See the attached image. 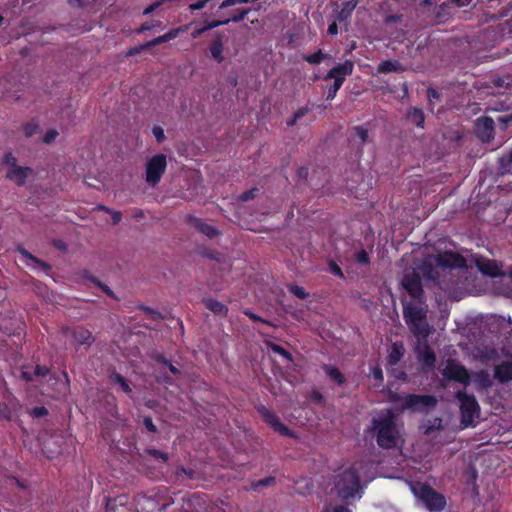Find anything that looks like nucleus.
<instances>
[{
  "label": "nucleus",
  "mask_w": 512,
  "mask_h": 512,
  "mask_svg": "<svg viewBox=\"0 0 512 512\" xmlns=\"http://www.w3.org/2000/svg\"><path fill=\"white\" fill-rule=\"evenodd\" d=\"M58 136V132L55 129H50L46 132L43 137V142L49 144Z\"/></svg>",
  "instance_id": "5fc2aeb1"
},
{
  "label": "nucleus",
  "mask_w": 512,
  "mask_h": 512,
  "mask_svg": "<svg viewBox=\"0 0 512 512\" xmlns=\"http://www.w3.org/2000/svg\"><path fill=\"white\" fill-rule=\"evenodd\" d=\"M327 57H328V54L323 53L321 49L315 51L312 54H303L302 55V59L309 64H320Z\"/></svg>",
  "instance_id": "c756f323"
},
{
  "label": "nucleus",
  "mask_w": 512,
  "mask_h": 512,
  "mask_svg": "<svg viewBox=\"0 0 512 512\" xmlns=\"http://www.w3.org/2000/svg\"><path fill=\"white\" fill-rule=\"evenodd\" d=\"M164 2L163 1H156L154 3H152L151 5H149L148 7H146L143 12H142V15L143 16H147V15H150L151 13H153L156 9H158Z\"/></svg>",
  "instance_id": "864d4df0"
},
{
  "label": "nucleus",
  "mask_w": 512,
  "mask_h": 512,
  "mask_svg": "<svg viewBox=\"0 0 512 512\" xmlns=\"http://www.w3.org/2000/svg\"><path fill=\"white\" fill-rule=\"evenodd\" d=\"M3 163L9 167L8 169H12V168L18 166L16 157H14V155L10 151H8L4 154Z\"/></svg>",
  "instance_id": "37998d69"
},
{
  "label": "nucleus",
  "mask_w": 512,
  "mask_h": 512,
  "mask_svg": "<svg viewBox=\"0 0 512 512\" xmlns=\"http://www.w3.org/2000/svg\"><path fill=\"white\" fill-rule=\"evenodd\" d=\"M467 261L463 255L454 251H444L437 255H428L423 259L417 270L405 272L401 286L408 295L419 304H425L426 296L422 285V277L428 286L437 287L445 294L456 291L461 277L456 269H466Z\"/></svg>",
  "instance_id": "f257e3e1"
},
{
  "label": "nucleus",
  "mask_w": 512,
  "mask_h": 512,
  "mask_svg": "<svg viewBox=\"0 0 512 512\" xmlns=\"http://www.w3.org/2000/svg\"><path fill=\"white\" fill-rule=\"evenodd\" d=\"M21 378L26 382H32L34 380V373H30L25 370V366L21 368Z\"/></svg>",
  "instance_id": "4d7b16f0"
},
{
  "label": "nucleus",
  "mask_w": 512,
  "mask_h": 512,
  "mask_svg": "<svg viewBox=\"0 0 512 512\" xmlns=\"http://www.w3.org/2000/svg\"><path fill=\"white\" fill-rule=\"evenodd\" d=\"M187 222L189 225L193 226L197 231L204 234L210 239H213L220 234L217 228L210 224L205 223L202 219L197 218L195 216L189 215L187 217Z\"/></svg>",
  "instance_id": "2eb2a0df"
},
{
  "label": "nucleus",
  "mask_w": 512,
  "mask_h": 512,
  "mask_svg": "<svg viewBox=\"0 0 512 512\" xmlns=\"http://www.w3.org/2000/svg\"><path fill=\"white\" fill-rule=\"evenodd\" d=\"M355 260L358 264L361 265H369L370 264V257L366 250L361 249L355 254Z\"/></svg>",
  "instance_id": "ea45409f"
},
{
  "label": "nucleus",
  "mask_w": 512,
  "mask_h": 512,
  "mask_svg": "<svg viewBox=\"0 0 512 512\" xmlns=\"http://www.w3.org/2000/svg\"><path fill=\"white\" fill-rule=\"evenodd\" d=\"M456 398L460 402L461 423L465 426L474 425V419L478 417L480 406L474 395L463 391L456 392Z\"/></svg>",
  "instance_id": "1a4fd4ad"
},
{
  "label": "nucleus",
  "mask_w": 512,
  "mask_h": 512,
  "mask_svg": "<svg viewBox=\"0 0 512 512\" xmlns=\"http://www.w3.org/2000/svg\"><path fill=\"white\" fill-rule=\"evenodd\" d=\"M202 303L205 308L210 310L212 313L218 316H226L228 313V307L220 301L211 297L203 298Z\"/></svg>",
  "instance_id": "5701e85b"
},
{
  "label": "nucleus",
  "mask_w": 512,
  "mask_h": 512,
  "mask_svg": "<svg viewBox=\"0 0 512 512\" xmlns=\"http://www.w3.org/2000/svg\"><path fill=\"white\" fill-rule=\"evenodd\" d=\"M271 349L273 352L277 353L278 355L282 356L283 358H285L286 360L288 361H292L293 360V356L292 354L286 350L285 348H283L282 346L280 345H277V344H273L271 346Z\"/></svg>",
  "instance_id": "58836bf2"
},
{
  "label": "nucleus",
  "mask_w": 512,
  "mask_h": 512,
  "mask_svg": "<svg viewBox=\"0 0 512 512\" xmlns=\"http://www.w3.org/2000/svg\"><path fill=\"white\" fill-rule=\"evenodd\" d=\"M209 53L213 60L217 63H222L224 61V44H223V36L221 33H218L208 47Z\"/></svg>",
  "instance_id": "412c9836"
},
{
  "label": "nucleus",
  "mask_w": 512,
  "mask_h": 512,
  "mask_svg": "<svg viewBox=\"0 0 512 512\" xmlns=\"http://www.w3.org/2000/svg\"><path fill=\"white\" fill-rule=\"evenodd\" d=\"M337 494L342 499H349L354 497L355 493L360 488V476L354 467L344 470L338 475V480L335 484Z\"/></svg>",
  "instance_id": "0eeeda50"
},
{
  "label": "nucleus",
  "mask_w": 512,
  "mask_h": 512,
  "mask_svg": "<svg viewBox=\"0 0 512 512\" xmlns=\"http://www.w3.org/2000/svg\"><path fill=\"white\" fill-rule=\"evenodd\" d=\"M143 425L145 426V428L149 432H152V433H156L157 432V427L154 425L153 420H152V418L150 416L144 417Z\"/></svg>",
  "instance_id": "603ef678"
},
{
  "label": "nucleus",
  "mask_w": 512,
  "mask_h": 512,
  "mask_svg": "<svg viewBox=\"0 0 512 512\" xmlns=\"http://www.w3.org/2000/svg\"><path fill=\"white\" fill-rule=\"evenodd\" d=\"M109 379L112 383L118 384L121 390L126 394L132 393V388L129 381L124 378L120 373L113 371L109 374Z\"/></svg>",
  "instance_id": "bb28decb"
},
{
  "label": "nucleus",
  "mask_w": 512,
  "mask_h": 512,
  "mask_svg": "<svg viewBox=\"0 0 512 512\" xmlns=\"http://www.w3.org/2000/svg\"><path fill=\"white\" fill-rule=\"evenodd\" d=\"M153 359H154L157 363H159V364H163V365H165V366H166V365L168 364V362H169V360H167V359H166V357H165L163 354H160V353L156 354V355L153 357Z\"/></svg>",
  "instance_id": "774afa93"
},
{
  "label": "nucleus",
  "mask_w": 512,
  "mask_h": 512,
  "mask_svg": "<svg viewBox=\"0 0 512 512\" xmlns=\"http://www.w3.org/2000/svg\"><path fill=\"white\" fill-rule=\"evenodd\" d=\"M287 289L295 297H297L301 300H304V299L308 298V296H309V293L306 292V290L303 287L298 286L296 284H288Z\"/></svg>",
  "instance_id": "2f4dec72"
},
{
  "label": "nucleus",
  "mask_w": 512,
  "mask_h": 512,
  "mask_svg": "<svg viewBox=\"0 0 512 512\" xmlns=\"http://www.w3.org/2000/svg\"><path fill=\"white\" fill-rule=\"evenodd\" d=\"M32 169L29 167L16 166L12 169H8L6 177L14 181L18 186H23L26 183L27 177L32 173Z\"/></svg>",
  "instance_id": "aec40b11"
},
{
  "label": "nucleus",
  "mask_w": 512,
  "mask_h": 512,
  "mask_svg": "<svg viewBox=\"0 0 512 512\" xmlns=\"http://www.w3.org/2000/svg\"><path fill=\"white\" fill-rule=\"evenodd\" d=\"M403 355L404 349L402 344L398 345L397 343H394L387 357L388 364L391 366L396 365L401 360Z\"/></svg>",
  "instance_id": "cd10ccee"
},
{
  "label": "nucleus",
  "mask_w": 512,
  "mask_h": 512,
  "mask_svg": "<svg viewBox=\"0 0 512 512\" xmlns=\"http://www.w3.org/2000/svg\"><path fill=\"white\" fill-rule=\"evenodd\" d=\"M145 453L157 460H160L162 463H166L169 459L167 453L157 450L155 448H148L145 450Z\"/></svg>",
  "instance_id": "72a5a7b5"
},
{
  "label": "nucleus",
  "mask_w": 512,
  "mask_h": 512,
  "mask_svg": "<svg viewBox=\"0 0 512 512\" xmlns=\"http://www.w3.org/2000/svg\"><path fill=\"white\" fill-rule=\"evenodd\" d=\"M391 401L402 409L413 412H426L437 406L438 400L434 395H419L394 393L391 395Z\"/></svg>",
  "instance_id": "39448f33"
},
{
  "label": "nucleus",
  "mask_w": 512,
  "mask_h": 512,
  "mask_svg": "<svg viewBox=\"0 0 512 512\" xmlns=\"http://www.w3.org/2000/svg\"><path fill=\"white\" fill-rule=\"evenodd\" d=\"M338 21L336 19L328 26L327 33L331 36L337 35L338 33Z\"/></svg>",
  "instance_id": "69168bd1"
},
{
  "label": "nucleus",
  "mask_w": 512,
  "mask_h": 512,
  "mask_svg": "<svg viewBox=\"0 0 512 512\" xmlns=\"http://www.w3.org/2000/svg\"><path fill=\"white\" fill-rule=\"evenodd\" d=\"M112 217V223L118 224L122 220V213L120 211L111 210L109 213Z\"/></svg>",
  "instance_id": "680f3d73"
},
{
  "label": "nucleus",
  "mask_w": 512,
  "mask_h": 512,
  "mask_svg": "<svg viewBox=\"0 0 512 512\" xmlns=\"http://www.w3.org/2000/svg\"><path fill=\"white\" fill-rule=\"evenodd\" d=\"M443 376L448 380H453L464 385L470 383V375L465 366L450 360L443 370Z\"/></svg>",
  "instance_id": "f8f14e48"
},
{
  "label": "nucleus",
  "mask_w": 512,
  "mask_h": 512,
  "mask_svg": "<svg viewBox=\"0 0 512 512\" xmlns=\"http://www.w3.org/2000/svg\"><path fill=\"white\" fill-rule=\"evenodd\" d=\"M173 39H175V33L170 29L167 33L146 42L145 46H150V48H152Z\"/></svg>",
  "instance_id": "7c9ffc66"
},
{
  "label": "nucleus",
  "mask_w": 512,
  "mask_h": 512,
  "mask_svg": "<svg viewBox=\"0 0 512 512\" xmlns=\"http://www.w3.org/2000/svg\"><path fill=\"white\" fill-rule=\"evenodd\" d=\"M167 168V157L158 153L153 155L146 163L145 180L149 186L154 187L160 181Z\"/></svg>",
  "instance_id": "9d476101"
},
{
  "label": "nucleus",
  "mask_w": 512,
  "mask_h": 512,
  "mask_svg": "<svg viewBox=\"0 0 512 512\" xmlns=\"http://www.w3.org/2000/svg\"><path fill=\"white\" fill-rule=\"evenodd\" d=\"M71 336L76 349H79L82 345L89 347L95 341L92 332L81 326L73 328L71 330Z\"/></svg>",
  "instance_id": "4468645a"
},
{
  "label": "nucleus",
  "mask_w": 512,
  "mask_h": 512,
  "mask_svg": "<svg viewBox=\"0 0 512 512\" xmlns=\"http://www.w3.org/2000/svg\"><path fill=\"white\" fill-rule=\"evenodd\" d=\"M87 279L89 281H91L92 283H94L97 287H99L107 296H109L111 298H115V294L109 288V286H107L106 284H104L103 282H101L100 280H98L97 278H95L93 276H89V277H87Z\"/></svg>",
  "instance_id": "c9c22d12"
},
{
  "label": "nucleus",
  "mask_w": 512,
  "mask_h": 512,
  "mask_svg": "<svg viewBox=\"0 0 512 512\" xmlns=\"http://www.w3.org/2000/svg\"><path fill=\"white\" fill-rule=\"evenodd\" d=\"M328 271L334 276L339 277L340 279H345V275L340 268V266L333 260L328 261Z\"/></svg>",
  "instance_id": "e433bc0d"
},
{
  "label": "nucleus",
  "mask_w": 512,
  "mask_h": 512,
  "mask_svg": "<svg viewBox=\"0 0 512 512\" xmlns=\"http://www.w3.org/2000/svg\"><path fill=\"white\" fill-rule=\"evenodd\" d=\"M372 376L373 379L376 380L377 382H382L384 379L382 369L379 366L373 368Z\"/></svg>",
  "instance_id": "6e6d98bb"
},
{
  "label": "nucleus",
  "mask_w": 512,
  "mask_h": 512,
  "mask_svg": "<svg viewBox=\"0 0 512 512\" xmlns=\"http://www.w3.org/2000/svg\"><path fill=\"white\" fill-rule=\"evenodd\" d=\"M257 192H258L257 188H252L250 190H247V191L243 192L242 194H240L239 200L242 202H247L249 200H252L255 198Z\"/></svg>",
  "instance_id": "49530a36"
},
{
  "label": "nucleus",
  "mask_w": 512,
  "mask_h": 512,
  "mask_svg": "<svg viewBox=\"0 0 512 512\" xmlns=\"http://www.w3.org/2000/svg\"><path fill=\"white\" fill-rule=\"evenodd\" d=\"M21 254L24 255L26 258L30 259L31 261L35 262L36 264H38L43 270H45L46 272H48L50 269H51V266L38 259L37 257L33 256L31 253H29L28 251H26L25 249H21L20 250Z\"/></svg>",
  "instance_id": "f704fd0d"
},
{
  "label": "nucleus",
  "mask_w": 512,
  "mask_h": 512,
  "mask_svg": "<svg viewBox=\"0 0 512 512\" xmlns=\"http://www.w3.org/2000/svg\"><path fill=\"white\" fill-rule=\"evenodd\" d=\"M39 130V125L37 123H26L23 125V133L26 137H32Z\"/></svg>",
  "instance_id": "a19ab883"
},
{
  "label": "nucleus",
  "mask_w": 512,
  "mask_h": 512,
  "mask_svg": "<svg viewBox=\"0 0 512 512\" xmlns=\"http://www.w3.org/2000/svg\"><path fill=\"white\" fill-rule=\"evenodd\" d=\"M159 24V22L151 21V22H144L139 28L135 30L136 34H142L145 31L152 30L154 27H156Z\"/></svg>",
  "instance_id": "de8ad7c7"
},
{
  "label": "nucleus",
  "mask_w": 512,
  "mask_h": 512,
  "mask_svg": "<svg viewBox=\"0 0 512 512\" xmlns=\"http://www.w3.org/2000/svg\"><path fill=\"white\" fill-rule=\"evenodd\" d=\"M50 369L45 365L37 364L34 369V376L37 377H46L50 374Z\"/></svg>",
  "instance_id": "09e8293b"
},
{
  "label": "nucleus",
  "mask_w": 512,
  "mask_h": 512,
  "mask_svg": "<svg viewBox=\"0 0 512 512\" xmlns=\"http://www.w3.org/2000/svg\"><path fill=\"white\" fill-rule=\"evenodd\" d=\"M32 418H42L48 415V409L44 406L33 407L28 411Z\"/></svg>",
  "instance_id": "4c0bfd02"
},
{
  "label": "nucleus",
  "mask_w": 512,
  "mask_h": 512,
  "mask_svg": "<svg viewBox=\"0 0 512 512\" xmlns=\"http://www.w3.org/2000/svg\"><path fill=\"white\" fill-rule=\"evenodd\" d=\"M414 492L429 511L440 512L447 504L445 496L428 484L420 483Z\"/></svg>",
  "instance_id": "6e6552de"
},
{
  "label": "nucleus",
  "mask_w": 512,
  "mask_h": 512,
  "mask_svg": "<svg viewBox=\"0 0 512 512\" xmlns=\"http://www.w3.org/2000/svg\"><path fill=\"white\" fill-rule=\"evenodd\" d=\"M0 418L11 421L12 420V413L10 408L6 404L0 403Z\"/></svg>",
  "instance_id": "8fccbe9b"
},
{
  "label": "nucleus",
  "mask_w": 512,
  "mask_h": 512,
  "mask_svg": "<svg viewBox=\"0 0 512 512\" xmlns=\"http://www.w3.org/2000/svg\"><path fill=\"white\" fill-rule=\"evenodd\" d=\"M357 0H348L341 4V8L336 12L335 18L339 24L344 25L347 29V26L350 22V18L352 16L353 11L357 7Z\"/></svg>",
  "instance_id": "dca6fc26"
},
{
  "label": "nucleus",
  "mask_w": 512,
  "mask_h": 512,
  "mask_svg": "<svg viewBox=\"0 0 512 512\" xmlns=\"http://www.w3.org/2000/svg\"><path fill=\"white\" fill-rule=\"evenodd\" d=\"M296 173L299 179L306 180L309 175V169L308 167L302 166L297 169Z\"/></svg>",
  "instance_id": "13d9d810"
},
{
  "label": "nucleus",
  "mask_w": 512,
  "mask_h": 512,
  "mask_svg": "<svg viewBox=\"0 0 512 512\" xmlns=\"http://www.w3.org/2000/svg\"><path fill=\"white\" fill-rule=\"evenodd\" d=\"M276 483V478L273 476H268L258 481L252 483V488L254 490H260L265 487L273 486Z\"/></svg>",
  "instance_id": "473e14b6"
},
{
  "label": "nucleus",
  "mask_w": 512,
  "mask_h": 512,
  "mask_svg": "<svg viewBox=\"0 0 512 512\" xmlns=\"http://www.w3.org/2000/svg\"><path fill=\"white\" fill-rule=\"evenodd\" d=\"M477 268L485 275L498 277L502 275L501 268L495 260L480 257L476 260Z\"/></svg>",
  "instance_id": "f3484780"
},
{
  "label": "nucleus",
  "mask_w": 512,
  "mask_h": 512,
  "mask_svg": "<svg viewBox=\"0 0 512 512\" xmlns=\"http://www.w3.org/2000/svg\"><path fill=\"white\" fill-rule=\"evenodd\" d=\"M184 474L187 476V478L192 479L194 476V470L193 469H187L183 466L179 467L177 470V475Z\"/></svg>",
  "instance_id": "052dcab7"
},
{
  "label": "nucleus",
  "mask_w": 512,
  "mask_h": 512,
  "mask_svg": "<svg viewBox=\"0 0 512 512\" xmlns=\"http://www.w3.org/2000/svg\"><path fill=\"white\" fill-rule=\"evenodd\" d=\"M474 130L476 136L484 143L494 139V121L491 117L482 116L475 121Z\"/></svg>",
  "instance_id": "ddd939ff"
},
{
  "label": "nucleus",
  "mask_w": 512,
  "mask_h": 512,
  "mask_svg": "<svg viewBox=\"0 0 512 512\" xmlns=\"http://www.w3.org/2000/svg\"><path fill=\"white\" fill-rule=\"evenodd\" d=\"M354 71V62L351 60H345L342 63H338L332 67L327 74L324 76V80L333 79V83L328 86L326 100L332 101L336 97L338 91L343 86L346 77L352 75Z\"/></svg>",
  "instance_id": "423d86ee"
},
{
  "label": "nucleus",
  "mask_w": 512,
  "mask_h": 512,
  "mask_svg": "<svg viewBox=\"0 0 512 512\" xmlns=\"http://www.w3.org/2000/svg\"><path fill=\"white\" fill-rule=\"evenodd\" d=\"M152 134L155 137L157 143H163L166 139L164 129L161 126H154L152 128Z\"/></svg>",
  "instance_id": "c03bdc74"
},
{
  "label": "nucleus",
  "mask_w": 512,
  "mask_h": 512,
  "mask_svg": "<svg viewBox=\"0 0 512 512\" xmlns=\"http://www.w3.org/2000/svg\"><path fill=\"white\" fill-rule=\"evenodd\" d=\"M494 378L501 384L512 381V362L503 361L494 367Z\"/></svg>",
  "instance_id": "6ab92c4d"
},
{
  "label": "nucleus",
  "mask_w": 512,
  "mask_h": 512,
  "mask_svg": "<svg viewBox=\"0 0 512 512\" xmlns=\"http://www.w3.org/2000/svg\"><path fill=\"white\" fill-rule=\"evenodd\" d=\"M206 5H207V3H205L203 0H198L197 2L190 4V5H189V9H190L191 11L201 10V9H203Z\"/></svg>",
  "instance_id": "e2e57ef3"
},
{
  "label": "nucleus",
  "mask_w": 512,
  "mask_h": 512,
  "mask_svg": "<svg viewBox=\"0 0 512 512\" xmlns=\"http://www.w3.org/2000/svg\"><path fill=\"white\" fill-rule=\"evenodd\" d=\"M418 360L425 368L431 369L435 366L436 355L428 344L425 343L419 350Z\"/></svg>",
  "instance_id": "4be33fe9"
},
{
  "label": "nucleus",
  "mask_w": 512,
  "mask_h": 512,
  "mask_svg": "<svg viewBox=\"0 0 512 512\" xmlns=\"http://www.w3.org/2000/svg\"><path fill=\"white\" fill-rule=\"evenodd\" d=\"M350 141L360 147V156L362 147L369 141V130L364 125L353 126L350 130Z\"/></svg>",
  "instance_id": "a211bd4d"
},
{
  "label": "nucleus",
  "mask_w": 512,
  "mask_h": 512,
  "mask_svg": "<svg viewBox=\"0 0 512 512\" xmlns=\"http://www.w3.org/2000/svg\"><path fill=\"white\" fill-rule=\"evenodd\" d=\"M257 412L262 417L263 421L275 432L281 436L294 438L295 433L282 423L278 415L273 411L260 404L256 407Z\"/></svg>",
  "instance_id": "9b49d317"
},
{
  "label": "nucleus",
  "mask_w": 512,
  "mask_h": 512,
  "mask_svg": "<svg viewBox=\"0 0 512 512\" xmlns=\"http://www.w3.org/2000/svg\"><path fill=\"white\" fill-rule=\"evenodd\" d=\"M148 49H150V46H145V43H144V44H141L139 46L131 48L128 51V55H131V56L132 55H136V54L140 53L141 51L148 50Z\"/></svg>",
  "instance_id": "bf43d9fd"
},
{
  "label": "nucleus",
  "mask_w": 512,
  "mask_h": 512,
  "mask_svg": "<svg viewBox=\"0 0 512 512\" xmlns=\"http://www.w3.org/2000/svg\"><path fill=\"white\" fill-rule=\"evenodd\" d=\"M396 420V416L391 410H387L377 417H373L371 421V432L380 448L393 449L398 446L401 434L397 427Z\"/></svg>",
  "instance_id": "f03ea898"
},
{
  "label": "nucleus",
  "mask_w": 512,
  "mask_h": 512,
  "mask_svg": "<svg viewBox=\"0 0 512 512\" xmlns=\"http://www.w3.org/2000/svg\"><path fill=\"white\" fill-rule=\"evenodd\" d=\"M475 381L483 389H488L493 385L492 378L488 371L480 370L475 374Z\"/></svg>",
  "instance_id": "c85d7f7f"
},
{
  "label": "nucleus",
  "mask_w": 512,
  "mask_h": 512,
  "mask_svg": "<svg viewBox=\"0 0 512 512\" xmlns=\"http://www.w3.org/2000/svg\"><path fill=\"white\" fill-rule=\"evenodd\" d=\"M404 70L405 68L397 60H384L380 62L377 67V71L383 74H387L390 72H403Z\"/></svg>",
  "instance_id": "a878e982"
},
{
  "label": "nucleus",
  "mask_w": 512,
  "mask_h": 512,
  "mask_svg": "<svg viewBox=\"0 0 512 512\" xmlns=\"http://www.w3.org/2000/svg\"><path fill=\"white\" fill-rule=\"evenodd\" d=\"M250 12V9H241L237 10L232 17L228 18L227 20H230V22H240L245 19V17Z\"/></svg>",
  "instance_id": "79ce46f5"
},
{
  "label": "nucleus",
  "mask_w": 512,
  "mask_h": 512,
  "mask_svg": "<svg viewBox=\"0 0 512 512\" xmlns=\"http://www.w3.org/2000/svg\"><path fill=\"white\" fill-rule=\"evenodd\" d=\"M407 120L416 127L423 128L425 123V115L422 109L410 107L406 113Z\"/></svg>",
  "instance_id": "b1692460"
},
{
  "label": "nucleus",
  "mask_w": 512,
  "mask_h": 512,
  "mask_svg": "<svg viewBox=\"0 0 512 512\" xmlns=\"http://www.w3.org/2000/svg\"><path fill=\"white\" fill-rule=\"evenodd\" d=\"M310 399L313 403L323 406L325 403L324 396L318 390H312L310 393Z\"/></svg>",
  "instance_id": "a18cd8bd"
},
{
  "label": "nucleus",
  "mask_w": 512,
  "mask_h": 512,
  "mask_svg": "<svg viewBox=\"0 0 512 512\" xmlns=\"http://www.w3.org/2000/svg\"><path fill=\"white\" fill-rule=\"evenodd\" d=\"M173 503L170 489L166 486H158L138 495V504L146 512H164Z\"/></svg>",
  "instance_id": "7ed1b4c3"
},
{
  "label": "nucleus",
  "mask_w": 512,
  "mask_h": 512,
  "mask_svg": "<svg viewBox=\"0 0 512 512\" xmlns=\"http://www.w3.org/2000/svg\"><path fill=\"white\" fill-rule=\"evenodd\" d=\"M403 317L414 336L426 338L430 333L429 325L426 321L427 308L417 306L408 302L403 305Z\"/></svg>",
  "instance_id": "20e7f679"
},
{
  "label": "nucleus",
  "mask_w": 512,
  "mask_h": 512,
  "mask_svg": "<svg viewBox=\"0 0 512 512\" xmlns=\"http://www.w3.org/2000/svg\"><path fill=\"white\" fill-rule=\"evenodd\" d=\"M322 369L325 374L337 385L342 386L346 382L344 375L337 367L329 364H323Z\"/></svg>",
  "instance_id": "393cba45"
},
{
  "label": "nucleus",
  "mask_w": 512,
  "mask_h": 512,
  "mask_svg": "<svg viewBox=\"0 0 512 512\" xmlns=\"http://www.w3.org/2000/svg\"><path fill=\"white\" fill-rule=\"evenodd\" d=\"M310 111L309 107L308 106H303V107H300L295 113L294 115L296 116V118L298 120H300L302 117H304L308 112Z\"/></svg>",
  "instance_id": "0e129e2a"
},
{
  "label": "nucleus",
  "mask_w": 512,
  "mask_h": 512,
  "mask_svg": "<svg viewBox=\"0 0 512 512\" xmlns=\"http://www.w3.org/2000/svg\"><path fill=\"white\" fill-rule=\"evenodd\" d=\"M229 22H230V20H214V21L207 22L204 25V28L206 29V31H208V30L214 29L216 27L226 25Z\"/></svg>",
  "instance_id": "3c124183"
},
{
  "label": "nucleus",
  "mask_w": 512,
  "mask_h": 512,
  "mask_svg": "<svg viewBox=\"0 0 512 512\" xmlns=\"http://www.w3.org/2000/svg\"><path fill=\"white\" fill-rule=\"evenodd\" d=\"M244 314L246 316H248L252 321L254 322H262V323H266V321H264L260 316L256 315L255 313H253L252 311L250 310H246L244 312Z\"/></svg>",
  "instance_id": "338daca9"
}]
</instances>
